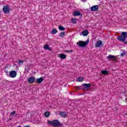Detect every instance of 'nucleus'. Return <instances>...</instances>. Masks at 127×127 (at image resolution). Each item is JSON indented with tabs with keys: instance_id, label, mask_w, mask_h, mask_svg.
I'll return each mask as SVG.
<instances>
[{
	"instance_id": "15",
	"label": "nucleus",
	"mask_w": 127,
	"mask_h": 127,
	"mask_svg": "<svg viewBox=\"0 0 127 127\" xmlns=\"http://www.w3.org/2000/svg\"><path fill=\"white\" fill-rule=\"evenodd\" d=\"M60 115L61 116V117H63L64 118H65V117L67 116L66 112L62 111L60 113Z\"/></svg>"
},
{
	"instance_id": "7",
	"label": "nucleus",
	"mask_w": 127,
	"mask_h": 127,
	"mask_svg": "<svg viewBox=\"0 0 127 127\" xmlns=\"http://www.w3.org/2000/svg\"><path fill=\"white\" fill-rule=\"evenodd\" d=\"M28 82L30 83V84H32V83H34L35 82V77L34 76H31L29 78H28Z\"/></svg>"
},
{
	"instance_id": "23",
	"label": "nucleus",
	"mask_w": 127,
	"mask_h": 127,
	"mask_svg": "<svg viewBox=\"0 0 127 127\" xmlns=\"http://www.w3.org/2000/svg\"><path fill=\"white\" fill-rule=\"evenodd\" d=\"M71 22L72 23H77V19L76 18L71 19Z\"/></svg>"
},
{
	"instance_id": "9",
	"label": "nucleus",
	"mask_w": 127,
	"mask_h": 127,
	"mask_svg": "<svg viewBox=\"0 0 127 127\" xmlns=\"http://www.w3.org/2000/svg\"><path fill=\"white\" fill-rule=\"evenodd\" d=\"M101 45H103V41L101 40H99L95 43V47H101Z\"/></svg>"
},
{
	"instance_id": "33",
	"label": "nucleus",
	"mask_w": 127,
	"mask_h": 127,
	"mask_svg": "<svg viewBox=\"0 0 127 127\" xmlns=\"http://www.w3.org/2000/svg\"><path fill=\"white\" fill-rule=\"evenodd\" d=\"M27 72H28V70L27 71Z\"/></svg>"
},
{
	"instance_id": "21",
	"label": "nucleus",
	"mask_w": 127,
	"mask_h": 127,
	"mask_svg": "<svg viewBox=\"0 0 127 127\" xmlns=\"http://www.w3.org/2000/svg\"><path fill=\"white\" fill-rule=\"evenodd\" d=\"M59 30H61V31H64V30H65V27H64L62 26H59Z\"/></svg>"
},
{
	"instance_id": "11",
	"label": "nucleus",
	"mask_w": 127,
	"mask_h": 127,
	"mask_svg": "<svg viewBox=\"0 0 127 127\" xmlns=\"http://www.w3.org/2000/svg\"><path fill=\"white\" fill-rule=\"evenodd\" d=\"M73 15L74 16H78L79 15H81L82 16V14H81V12L79 11H76L73 12Z\"/></svg>"
},
{
	"instance_id": "19",
	"label": "nucleus",
	"mask_w": 127,
	"mask_h": 127,
	"mask_svg": "<svg viewBox=\"0 0 127 127\" xmlns=\"http://www.w3.org/2000/svg\"><path fill=\"white\" fill-rule=\"evenodd\" d=\"M58 32V31L56 29H54L51 32V34H56Z\"/></svg>"
},
{
	"instance_id": "27",
	"label": "nucleus",
	"mask_w": 127,
	"mask_h": 127,
	"mask_svg": "<svg viewBox=\"0 0 127 127\" xmlns=\"http://www.w3.org/2000/svg\"><path fill=\"white\" fill-rule=\"evenodd\" d=\"M127 54L126 53H122L121 54V56H124V55Z\"/></svg>"
},
{
	"instance_id": "18",
	"label": "nucleus",
	"mask_w": 127,
	"mask_h": 127,
	"mask_svg": "<svg viewBox=\"0 0 127 127\" xmlns=\"http://www.w3.org/2000/svg\"><path fill=\"white\" fill-rule=\"evenodd\" d=\"M101 73L103 75H108V74H109V71L108 70H102Z\"/></svg>"
},
{
	"instance_id": "24",
	"label": "nucleus",
	"mask_w": 127,
	"mask_h": 127,
	"mask_svg": "<svg viewBox=\"0 0 127 127\" xmlns=\"http://www.w3.org/2000/svg\"><path fill=\"white\" fill-rule=\"evenodd\" d=\"M60 36H61V37H64V36H65V32H62L60 34Z\"/></svg>"
},
{
	"instance_id": "1",
	"label": "nucleus",
	"mask_w": 127,
	"mask_h": 127,
	"mask_svg": "<svg viewBox=\"0 0 127 127\" xmlns=\"http://www.w3.org/2000/svg\"><path fill=\"white\" fill-rule=\"evenodd\" d=\"M47 125L49 126H52L54 127H64V126H63V124H62L58 120H55L52 121H48L47 122Z\"/></svg>"
},
{
	"instance_id": "26",
	"label": "nucleus",
	"mask_w": 127,
	"mask_h": 127,
	"mask_svg": "<svg viewBox=\"0 0 127 127\" xmlns=\"http://www.w3.org/2000/svg\"><path fill=\"white\" fill-rule=\"evenodd\" d=\"M77 88L78 89V90H81L82 89V87L81 86H77Z\"/></svg>"
},
{
	"instance_id": "2",
	"label": "nucleus",
	"mask_w": 127,
	"mask_h": 127,
	"mask_svg": "<svg viewBox=\"0 0 127 127\" xmlns=\"http://www.w3.org/2000/svg\"><path fill=\"white\" fill-rule=\"evenodd\" d=\"M127 38V32H123L121 35L117 37V39L120 40V41H122V42H126L125 40Z\"/></svg>"
},
{
	"instance_id": "5",
	"label": "nucleus",
	"mask_w": 127,
	"mask_h": 127,
	"mask_svg": "<svg viewBox=\"0 0 127 127\" xmlns=\"http://www.w3.org/2000/svg\"><path fill=\"white\" fill-rule=\"evenodd\" d=\"M16 71L14 70H12L9 72V77H11V78H15L16 77Z\"/></svg>"
},
{
	"instance_id": "30",
	"label": "nucleus",
	"mask_w": 127,
	"mask_h": 127,
	"mask_svg": "<svg viewBox=\"0 0 127 127\" xmlns=\"http://www.w3.org/2000/svg\"><path fill=\"white\" fill-rule=\"evenodd\" d=\"M24 127H30V126H24Z\"/></svg>"
},
{
	"instance_id": "20",
	"label": "nucleus",
	"mask_w": 127,
	"mask_h": 127,
	"mask_svg": "<svg viewBox=\"0 0 127 127\" xmlns=\"http://www.w3.org/2000/svg\"><path fill=\"white\" fill-rule=\"evenodd\" d=\"M44 116L46 118H48V117H49V116H50V113H49V112H48V111H46L44 114Z\"/></svg>"
},
{
	"instance_id": "12",
	"label": "nucleus",
	"mask_w": 127,
	"mask_h": 127,
	"mask_svg": "<svg viewBox=\"0 0 127 127\" xmlns=\"http://www.w3.org/2000/svg\"><path fill=\"white\" fill-rule=\"evenodd\" d=\"M44 48L45 49V50H49V51H52V49L50 48V47H49V45H46L44 46Z\"/></svg>"
},
{
	"instance_id": "8",
	"label": "nucleus",
	"mask_w": 127,
	"mask_h": 127,
	"mask_svg": "<svg viewBox=\"0 0 127 127\" xmlns=\"http://www.w3.org/2000/svg\"><path fill=\"white\" fill-rule=\"evenodd\" d=\"M99 9V6L98 5L92 6L91 7V11H97Z\"/></svg>"
},
{
	"instance_id": "3",
	"label": "nucleus",
	"mask_w": 127,
	"mask_h": 127,
	"mask_svg": "<svg viewBox=\"0 0 127 127\" xmlns=\"http://www.w3.org/2000/svg\"><path fill=\"white\" fill-rule=\"evenodd\" d=\"M88 43H89V40H87L85 42L83 41H79L77 43V45H78L79 47H85L88 45Z\"/></svg>"
},
{
	"instance_id": "16",
	"label": "nucleus",
	"mask_w": 127,
	"mask_h": 127,
	"mask_svg": "<svg viewBox=\"0 0 127 127\" xmlns=\"http://www.w3.org/2000/svg\"><path fill=\"white\" fill-rule=\"evenodd\" d=\"M66 55L65 54H60L59 57L61 59H66Z\"/></svg>"
},
{
	"instance_id": "25",
	"label": "nucleus",
	"mask_w": 127,
	"mask_h": 127,
	"mask_svg": "<svg viewBox=\"0 0 127 127\" xmlns=\"http://www.w3.org/2000/svg\"><path fill=\"white\" fill-rule=\"evenodd\" d=\"M23 62H24L23 61L19 60L18 63L19 64H23Z\"/></svg>"
},
{
	"instance_id": "13",
	"label": "nucleus",
	"mask_w": 127,
	"mask_h": 127,
	"mask_svg": "<svg viewBox=\"0 0 127 127\" xmlns=\"http://www.w3.org/2000/svg\"><path fill=\"white\" fill-rule=\"evenodd\" d=\"M43 80V77H40L37 78L36 80V83H38V84H40L41 83H42Z\"/></svg>"
},
{
	"instance_id": "17",
	"label": "nucleus",
	"mask_w": 127,
	"mask_h": 127,
	"mask_svg": "<svg viewBox=\"0 0 127 127\" xmlns=\"http://www.w3.org/2000/svg\"><path fill=\"white\" fill-rule=\"evenodd\" d=\"M14 115H15V111H13L10 113V118L11 119V120H12V119H13V117H12V116H14Z\"/></svg>"
},
{
	"instance_id": "28",
	"label": "nucleus",
	"mask_w": 127,
	"mask_h": 127,
	"mask_svg": "<svg viewBox=\"0 0 127 127\" xmlns=\"http://www.w3.org/2000/svg\"><path fill=\"white\" fill-rule=\"evenodd\" d=\"M65 52H68V53H70V52H73L72 50H70V51H65Z\"/></svg>"
},
{
	"instance_id": "14",
	"label": "nucleus",
	"mask_w": 127,
	"mask_h": 127,
	"mask_svg": "<svg viewBox=\"0 0 127 127\" xmlns=\"http://www.w3.org/2000/svg\"><path fill=\"white\" fill-rule=\"evenodd\" d=\"M89 34V31L88 30H85L82 32V35L83 36H87Z\"/></svg>"
},
{
	"instance_id": "22",
	"label": "nucleus",
	"mask_w": 127,
	"mask_h": 127,
	"mask_svg": "<svg viewBox=\"0 0 127 127\" xmlns=\"http://www.w3.org/2000/svg\"><path fill=\"white\" fill-rule=\"evenodd\" d=\"M83 79H84V78H83L81 76H79L77 78V80H78V82H83Z\"/></svg>"
},
{
	"instance_id": "32",
	"label": "nucleus",
	"mask_w": 127,
	"mask_h": 127,
	"mask_svg": "<svg viewBox=\"0 0 127 127\" xmlns=\"http://www.w3.org/2000/svg\"><path fill=\"white\" fill-rule=\"evenodd\" d=\"M25 71H27V69L26 68H25Z\"/></svg>"
},
{
	"instance_id": "6",
	"label": "nucleus",
	"mask_w": 127,
	"mask_h": 127,
	"mask_svg": "<svg viewBox=\"0 0 127 127\" xmlns=\"http://www.w3.org/2000/svg\"><path fill=\"white\" fill-rule=\"evenodd\" d=\"M3 11L4 13H9V11L10 10H9V7L7 5H5L3 7Z\"/></svg>"
},
{
	"instance_id": "4",
	"label": "nucleus",
	"mask_w": 127,
	"mask_h": 127,
	"mask_svg": "<svg viewBox=\"0 0 127 127\" xmlns=\"http://www.w3.org/2000/svg\"><path fill=\"white\" fill-rule=\"evenodd\" d=\"M107 59H108L109 61H115L117 62V60H118V56L109 55L107 57Z\"/></svg>"
},
{
	"instance_id": "29",
	"label": "nucleus",
	"mask_w": 127,
	"mask_h": 127,
	"mask_svg": "<svg viewBox=\"0 0 127 127\" xmlns=\"http://www.w3.org/2000/svg\"><path fill=\"white\" fill-rule=\"evenodd\" d=\"M87 0H81V1H82V2H86V1H87Z\"/></svg>"
},
{
	"instance_id": "10",
	"label": "nucleus",
	"mask_w": 127,
	"mask_h": 127,
	"mask_svg": "<svg viewBox=\"0 0 127 127\" xmlns=\"http://www.w3.org/2000/svg\"><path fill=\"white\" fill-rule=\"evenodd\" d=\"M82 86H84L83 90H87V89L91 88V85L90 84L84 83L82 84Z\"/></svg>"
},
{
	"instance_id": "31",
	"label": "nucleus",
	"mask_w": 127,
	"mask_h": 127,
	"mask_svg": "<svg viewBox=\"0 0 127 127\" xmlns=\"http://www.w3.org/2000/svg\"><path fill=\"white\" fill-rule=\"evenodd\" d=\"M124 44H127V42H124Z\"/></svg>"
}]
</instances>
